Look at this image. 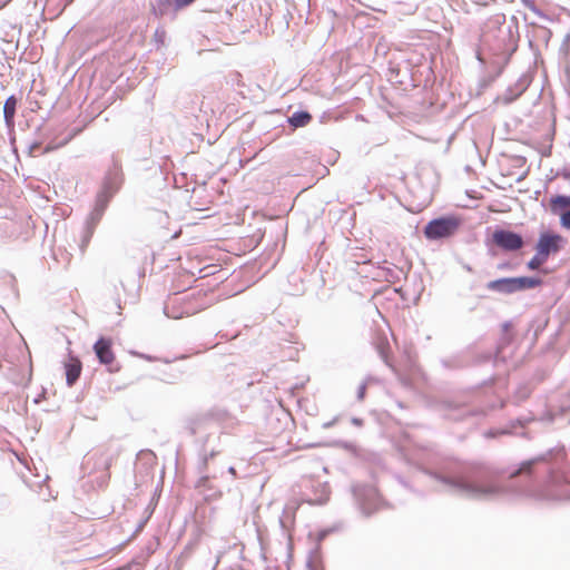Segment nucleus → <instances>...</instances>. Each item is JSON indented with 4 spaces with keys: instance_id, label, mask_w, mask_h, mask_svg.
Returning a JSON list of instances; mask_svg holds the SVG:
<instances>
[{
    "instance_id": "obj_30",
    "label": "nucleus",
    "mask_w": 570,
    "mask_h": 570,
    "mask_svg": "<svg viewBox=\"0 0 570 570\" xmlns=\"http://www.w3.org/2000/svg\"><path fill=\"white\" fill-rule=\"evenodd\" d=\"M351 422H352V424H354L356 426H362L363 425V420L360 419V417H352Z\"/></svg>"
},
{
    "instance_id": "obj_22",
    "label": "nucleus",
    "mask_w": 570,
    "mask_h": 570,
    "mask_svg": "<svg viewBox=\"0 0 570 570\" xmlns=\"http://www.w3.org/2000/svg\"><path fill=\"white\" fill-rule=\"evenodd\" d=\"M546 262L547 259L543 256H540L538 252H535V255L527 263V266L529 269L535 271Z\"/></svg>"
},
{
    "instance_id": "obj_12",
    "label": "nucleus",
    "mask_w": 570,
    "mask_h": 570,
    "mask_svg": "<svg viewBox=\"0 0 570 570\" xmlns=\"http://www.w3.org/2000/svg\"><path fill=\"white\" fill-rule=\"evenodd\" d=\"M531 419H517L514 421H511L510 424L507 428L503 429H491L484 433L487 438H497L499 435H505V434H517L519 428H524L528 422H530Z\"/></svg>"
},
{
    "instance_id": "obj_20",
    "label": "nucleus",
    "mask_w": 570,
    "mask_h": 570,
    "mask_svg": "<svg viewBox=\"0 0 570 570\" xmlns=\"http://www.w3.org/2000/svg\"><path fill=\"white\" fill-rule=\"evenodd\" d=\"M114 196H115L114 194L106 191L104 189H100L96 195L94 208L106 212V209L109 205V202L111 200V198Z\"/></svg>"
},
{
    "instance_id": "obj_4",
    "label": "nucleus",
    "mask_w": 570,
    "mask_h": 570,
    "mask_svg": "<svg viewBox=\"0 0 570 570\" xmlns=\"http://www.w3.org/2000/svg\"><path fill=\"white\" fill-rule=\"evenodd\" d=\"M353 493L360 509L365 515H371L379 510L382 504L380 494L373 485H355Z\"/></svg>"
},
{
    "instance_id": "obj_32",
    "label": "nucleus",
    "mask_w": 570,
    "mask_h": 570,
    "mask_svg": "<svg viewBox=\"0 0 570 570\" xmlns=\"http://www.w3.org/2000/svg\"><path fill=\"white\" fill-rule=\"evenodd\" d=\"M227 471H228L229 474L233 475V478H236V470H235L234 466H229Z\"/></svg>"
},
{
    "instance_id": "obj_28",
    "label": "nucleus",
    "mask_w": 570,
    "mask_h": 570,
    "mask_svg": "<svg viewBox=\"0 0 570 570\" xmlns=\"http://www.w3.org/2000/svg\"><path fill=\"white\" fill-rule=\"evenodd\" d=\"M39 147H40V142L35 141V142H32V144H30V145H29V147H28V153H29V155H30V156H35V153H36V150H37Z\"/></svg>"
},
{
    "instance_id": "obj_6",
    "label": "nucleus",
    "mask_w": 570,
    "mask_h": 570,
    "mask_svg": "<svg viewBox=\"0 0 570 570\" xmlns=\"http://www.w3.org/2000/svg\"><path fill=\"white\" fill-rule=\"evenodd\" d=\"M491 242L503 252H517L524 245L522 236L509 229H495L492 234Z\"/></svg>"
},
{
    "instance_id": "obj_36",
    "label": "nucleus",
    "mask_w": 570,
    "mask_h": 570,
    "mask_svg": "<svg viewBox=\"0 0 570 570\" xmlns=\"http://www.w3.org/2000/svg\"><path fill=\"white\" fill-rule=\"evenodd\" d=\"M118 370H119L118 367H116V368H111V367H110V368H109V371H110V372H117Z\"/></svg>"
},
{
    "instance_id": "obj_1",
    "label": "nucleus",
    "mask_w": 570,
    "mask_h": 570,
    "mask_svg": "<svg viewBox=\"0 0 570 570\" xmlns=\"http://www.w3.org/2000/svg\"><path fill=\"white\" fill-rule=\"evenodd\" d=\"M509 479L518 494L549 500L570 499V468L563 450L549 451L521 462L509 472Z\"/></svg>"
},
{
    "instance_id": "obj_14",
    "label": "nucleus",
    "mask_w": 570,
    "mask_h": 570,
    "mask_svg": "<svg viewBox=\"0 0 570 570\" xmlns=\"http://www.w3.org/2000/svg\"><path fill=\"white\" fill-rule=\"evenodd\" d=\"M66 382L68 386H72L80 376L81 362L73 356H70L69 362L65 364Z\"/></svg>"
},
{
    "instance_id": "obj_35",
    "label": "nucleus",
    "mask_w": 570,
    "mask_h": 570,
    "mask_svg": "<svg viewBox=\"0 0 570 570\" xmlns=\"http://www.w3.org/2000/svg\"><path fill=\"white\" fill-rule=\"evenodd\" d=\"M110 464H111V459H109V460L106 462V469H109Z\"/></svg>"
},
{
    "instance_id": "obj_9",
    "label": "nucleus",
    "mask_w": 570,
    "mask_h": 570,
    "mask_svg": "<svg viewBox=\"0 0 570 570\" xmlns=\"http://www.w3.org/2000/svg\"><path fill=\"white\" fill-rule=\"evenodd\" d=\"M105 212L95 209L90 212L88 217L85 220V224L82 226L81 233H80V242H79V248L83 253L86 248L88 247L94 233L96 230L97 225L101 220Z\"/></svg>"
},
{
    "instance_id": "obj_23",
    "label": "nucleus",
    "mask_w": 570,
    "mask_h": 570,
    "mask_svg": "<svg viewBox=\"0 0 570 570\" xmlns=\"http://www.w3.org/2000/svg\"><path fill=\"white\" fill-rule=\"evenodd\" d=\"M522 3L529 9L531 10L533 13H535L537 16L539 17H546L543 14V12L537 7L535 4V1L534 0H521Z\"/></svg>"
},
{
    "instance_id": "obj_25",
    "label": "nucleus",
    "mask_w": 570,
    "mask_h": 570,
    "mask_svg": "<svg viewBox=\"0 0 570 570\" xmlns=\"http://www.w3.org/2000/svg\"><path fill=\"white\" fill-rule=\"evenodd\" d=\"M379 352H380V355H381L382 360L385 362V364H386L387 366H390V367L395 372L394 366L389 362L387 354H386L385 348H384V346H383V345H382V346H380Z\"/></svg>"
},
{
    "instance_id": "obj_13",
    "label": "nucleus",
    "mask_w": 570,
    "mask_h": 570,
    "mask_svg": "<svg viewBox=\"0 0 570 570\" xmlns=\"http://www.w3.org/2000/svg\"><path fill=\"white\" fill-rule=\"evenodd\" d=\"M487 288L500 294H514L512 277H502L487 283Z\"/></svg>"
},
{
    "instance_id": "obj_7",
    "label": "nucleus",
    "mask_w": 570,
    "mask_h": 570,
    "mask_svg": "<svg viewBox=\"0 0 570 570\" xmlns=\"http://www.w3.org/2000/svg\"><path fill=\"white\" fill-rule=\"evenodd\" d=\"M564 243L566 240L561 235L543 232L539 235L535 252L548 259L550 255L558 254L562 249Z\"/></svg>"
},
{
    "instance_id": "obj_29",
    "label": "nucleus",
    "mask_w": 570,
    "mask_h": 570,
    "mask_svg": "<svg viewBox=\"0 0 570 570\" xmlns=\"http://www.w3.org/2000/svg\"><path fill=\"white\" fill-rule=\"evenodd\" d=\"M337 421H338V416H335L333 420L327 421V422H324V423L322 424V428H323L324 430H327V429H330V428L334 426V425L337 423Z\"/></svg>"
},
{
    "instance_id": "obj_15",
    "label": "nucleus",
    "mask_w": 570,
    "mask_h": 570,
    "mask_svg": "<svg viewBox=\"0 0 570 570\" xmlns=\"http://www.w3.org/2000/svg\"><path fill=\"white\" fill-rule=\"evenodd\" d=\"M151 10L156 17L170 14L174 18L177 12L175 10V0H155L151 4Z\"/></svg>"
},
{
    "instance_id": "obj_21",
    "label": "nucleus",
    "mask_w": 570,
    "mask_h": 570,
    "mask_svg": "<svg viewBox=\"0 0 570 570\" xmlns=\"http://www.w3.org/2000/svg\"><path fill=\"white\" fill-rule=\"evenodd\" d=\"M550 207L553 214H558L560 209L570 207V196L557 195L551 197Z\"/></svg>"
},
{
    "instance_id": "obj_26",
    "label": "nucleus",
    "mask_w": 570,
    "mask_h": 570,
    "mask_svg": "<svg viewBox=\"0 0 570 570\" xmlns=\"http://www.w3.org/2000/svg\"><path fill=\"white\" fill-rule=\"evenodd\" d=\"M165 36H166V32L164 29H156L155 35H154L155 40L159 43H164Z\"/></svg>"
},
{
    "instance_id": "obj_11",
    "label": "nucleus",
    "mask_w": 570,
    "mask_h": 570,
    "mask_svg": "<svg viewBox=\"0 0 570 570\" xmlns=\"http://www.w3.org/2000/svg\"><path fill=\"white\" fill-rule=\"evenodd\" d=\"M94 351L99 362L105 365H110L114 362L115 355L111 350V342L108 338L100 337L94 345Z\"/></svg>"
},
{
    "instance_id": "obj_10",
    "label": "nucleus",
    "mask_w": 570,
    "mask_h": 570,
    "mask_svg": "<svg viewBox=\"0 0 570 570\" xmlns=\"http://www.w3.org/2000/svg\"><path fill=\"white\" fill-rule=\"evenodd\" d=\"M530 82L529 76L521 75L513 85L509 86L504 92L498 97V100L503 105L513 102L528 89Z\"/></svg>"
},
{
    "instance_id": "obj_19",
    "label": "nucleus",
    "mask_w": 570,
    "mask_h": 570,
    "mask_svg": "<svg viewBox=\"0 0 570 570\" xmlns=\"http://www.w3.org/2000/svg\"><path fill=\"white\" fill-rule=\"evenodd\" d=\"M287 121L293 128H301L307 126L312 121V115L305 110L295 111Z\"/></svg>"
},
{
    "instance_id": "obj_34",
    "label": "nucleus",
    "mask_w": 570,
    "mask_h": 570,
    "mask_svg": "<svg viewBox=\"0 0 570 570\" xmlns=\"http://www.w3.org/2000/svg\"><path fill=\"white\" fill-rule=\"evenodd\" d=\"M509 327H510V324H509V323H504V324H503V330H504V331H508V328H509Z\"/></svg>"
},
{
    "instance_id": "obj_18",
    "label": "nucleus",
    "mask_w": 570,
    "mask_h": 570,
    "mask_svg": "<svg viewBox=\"0 0 570 570\" xmlns=\"http://www.w3.org/2000/svg\"><path fill=\"white\" fill-rule=\"evenodd\" d=\"M16 108L17 98L13 95H11L6 99L3 104V118L8 127H12L14 124Z\"/></svg>"
},
{
    "instance_id": "obj_24",
    "label": "nucleus",
    "mask_w": 570,
    "mask_h": 570,
    "mask_svg": "<svg viewBox=\"0 0 570 570\" xmlns=\"http://www.w3.org/2000/svg\"><path fill=\"white\" fill-rule=\"evenodd\" d=\"M560 224L562 227L570 229V209H568L561 214Z\"/></svg>"
},
{
    "instance_id": "obj_17",
    "label": "nucleus",
    "mask_w": 570,
    "mask_h": 570,
    "mask_svg": "<svg viewBox=\"0 0 570 570\" xmlns=\"http://www.w3.org/2000/svg\"><path fill=\"white\" fill-rule=\"evenodd\" d=\"M216 453L214 451H212L209 454H204L202 462L198 465V472L200 476L196 482V488H208L210 476L206 473V471L209 460L213 459Z\"/></svg>"
},
{
    "instance_id": "obj_5",
    "label": "nucleus",
    "mask_w": 570,
    "mask_h": 570,
    "mask_svg": "<svg viewBox=\"0 0 570 570\" xmlns=\"http://www.w3.org/2000/svg\"><path fill=\"white\" fill-rule=\"evenodd\" d=\"M189 296L175 297L164 307V313L167 317L173 320H179L185 316L196 314L204 308L203 305H195L190 302Z\"/></svg>"
},
{
    "instance_id": "obj_33",
    "label": "nucleus",
    "mask_w": 570,
    "mask_h": 570,
    "mask_svg": "<svg viewBox=\"0 0 570 570\" xmlns=\"http://www.w3.org/2000/svg\"><path fill=\"white\" fill-rule=\"evenodd\" d=\"M416 8H417L416 6H410L409 12H411V13L414 12L416 10Z\"/></svg>"
},
{
    "instance_id": "obj_2",
    "label": "nucleus",
    "mask_w": 570,
    "mask_h": 570,
    "mask_svg": "<svg viewBox=\"0 0 570 570\" xmlns=\"http://www.w3.org/2000/svg\"><path fill=\"white\" fill-rule=\"evenodd\" d=\"M422 472L433 482V490L474 500H493L507 493L498 478L499 471L487 463H474L458 470L448 464L424 468Z\"/></svg>"
},
{
    "instance_id": "obj_8",
    "label": "nucleus",
    "mask_w": 570,
    "mask_h": 570,
    "mask_svg": "<svg viewBox=\"0 0 570 570\" xmlns=\"http://www.w3.org/2000/svg\"><path fill=\"white\" fill-rule=\"evenodd\" d=\"M124 184V173L120 160L112 156L111 164L104 177L101 189L116 195Z\"/></svg>"
},
{
    "instance_id": "obj_3",
    "label": "nucleus",
    "mask_w": 570,
    "mask_h": 570,
    "mask_svg": "<svg viewBox=\"0 0 570 570\" xmlns=\"http://www.w3.org/2000/svg\"><path fill=\"white\" fill-rule=\"evenodd\" d=\"M460 224V219L454 216L439 217L428 223L424 235L430 240L448 238L458 232Z\"/></svg>"
},
{
    "instance_id": "obj_27",
    "label": "nucleus",
    "mask_w": 570,
    "mask_h": 570,
    "mask_svg": "<svg viewBox=\"0 0 570 570\" xmlns=\"http://www.w3.org/2000/svg\"><path fill=\"white\" fill-rule=\"evenodd\" d=\"M365 392H366V384L365 383H362L358 389H357V400L358 401H362L365 396Z\"/></svg>"
},
{
    "instance_id": "obj_16",
    "label": "nucleus",
    "mask_w": 570,
    "mask_h": 570,
    "mask_svg": "<svg viewBox=\"0 0 570 570\" xmlns=\"http://www.w3.org/2000/svg\"><path fill=\"white\" fill-rule=\"evenodd\" d=\"M514 293L522 292L530 288H535L542 284V279L539 277H530V276H520L512 277Z\"/></svg>"
},
{
    "instance_id": "obj_31",
    "label": "nucleus",
    "mask_w": 570,
    "mask_h": 570,
    "mask_svg": "<svg viewBox=\"0 0 570 570\" xmlns=\"http://www.w3.org/2000/svg\"><path fill=\"white\" fill-rule=\"evenodd\" d=\"M57 147L58 146H52L51 144H49L46 146L43 154L50 153V151L55 150Z\"/></svg>"
}]
</instances>
